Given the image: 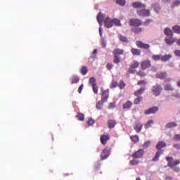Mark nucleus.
Wrapping results in <instances>:
<instances>
[{"label":"nucleus","mask_w":180,"mask_h":180,"mask_svg":"<svg viewBox=\"0 0 180 180\" xmlns=\"http://www.w3.org/2000/svg\"><path fill=\"white\" fill-rule=\"evenodd\" d=\"M146 84H147L146 80H139L137 83V85H146Z\"/></svg>","instance_id":"864d4df0"},{"label":"nucleus","mask_w":180,"mask_h":180,"mask_svg":"<svg viewBox=\"0 0 180 180\" xmlns=\"http://www.w3.org/2000/svg\"><path fill=\"white\" fill-rule=\"evenodd\" d=\"M101 169V165H96L95 166V169Z\"/></svg>","instance_id":"338daca9"},{"label":"nucleus","mask_w":180,"mask_h":180,"mask_svg":"<svg viewBox=\"0 0 180 180\" xmlns=\"http://www.w3.org/2000/svg\"><path fill=\"white\" fill-rule=\"evenodd\" d=\"M176 44L177 46H180V39H179L177 41H176Z\"/></svg>","instance_id":"774afa93"},{"label":"nucleus","mask_w":180,"mask_h":180,"mask_svg":"<svg viewBox=\"0 0 180 180\" xmlns=\"http://www.w3.org/2000/svg\"><path fill=\"white\" fill-rule=\"evenodd\" d=\"M92 89H93V92L94 94H96V95H98V91L99 88L98 87V86L96 84H95L94 86H92Z\"/></svg>","instance_id":"de8ad7c7"},{"label":"nucleus","mask_w":180,"mask_h":180,"mask_svg":"<svg viewBox=\"0 0 180 180\" xmlns=\"http://www.w3.org/2000/svg\"><path fill=\"white\" fill-rule=\"evenodd\" d=\"M154 124V121L152 120H149L145 125V129H149V127H151V125Z\"/></svg>","instance_id":"ea45409f"},{"label":"nucleus","mask_w":180,"mask_h":180,"mask_svg":"<svg viewBox=\"0 0 180 180\" xmlns=\"http://www.w3.org/2000/svg\"><path fill=\"white\" fill-rule=\"evenodd\" d=\"M166 44H169V45H171V44H174V43H175V40L174 39H166L165 40Z\"/></svg>","instance_id":"49530a36"},{"label":"nucleus","mask_w":180,"mask_h":180,"mask_svg":"<svg viewBox=\"0 0 180 180\" xmlns=\"http://www.w3.org/2000/svg\"><path fill=\"white\" fill-rule=\"evenodd\" d=\"M173 147L176 148V150H180V143L174 144Z\"/></svg>","instance_id":"bf43d9fd"},{"label":"nucleus","mask_w":180,"mask_h":180,"mask_svg":"<svg viewBox=\"0 0 180 180\" xmlns=\"http://www.w3.org/2000/svg\"><path fill=\"white\" fill-rule=\"evenodd\" d=\"M104 25L108 29L112 27V26H113V20L109 17H107L104 20Z\"/></svg>","instance_id":"4468645a"},{"label":"nucleus","mask_w":180,"mask_h":180,"mask_svg":"<svg viewBox=\"0 0 180 180\" xmlns=\"http://www.w3.org/2000/svg\"><path fill=\"white\" fill-rule=\"evenodd\" d=\"M150 146H151V142L150 141H146L143 145V148H148V147H150Z\"/></svg>","instance_id":"c03bdc74"},{"label":"nucleus","mask_w":180,"mask_h":180,"mask_svg":"<svg viewBox=\"0 0 180 180\" xmlns=\"http://www.w3.org/2000/svg\"><path fill=\"white\" fill-rule=\"evenodd\" d=\"M108 129H114L115 126L117 124V122L115 120H108L107 122Z\"/></svg>","instance_id":"2eb2a0df"},{"label":"nucleus","mask_w":180,"mask_h":180,"mask_svg":"<svg viewBox=\"0 0 180 180\" xmlns=\"http://www.w3.org/2000/svg\"><path fill=\"white\" fill-rule=\"evenodd\" d=\"M130 139L134 143H139V136L137 135L131 136Z\"/></svg>","instance_id":"79ce46f5"},{"label":"nucleus","mask_w":180,"mask_h":180,"mask_svg":"<svg viewBox=\"0 0 180 180\" xmlns=\"http://www.w3.org/2000/svg\"><path fill=\"white\" fill-rule=\"evenodd\" d=\"M95 123V121L92 119H89L87 121V124H89V126H92V124H94Z\"/></svg>","instance_id":"6e6d98bb"},{"label":"nucleus","mask_w":180,"mask_h":180,"mask_svg":"<svg viewBox=\"0 0 180 180\" xmlns=\"http://www.w3.org/2000/svg\"><path fill=\"white\" fill-rule=\"evenodd\" d=\"M119 86L120 89H123L126 86V84H124V82H123V80H121L120 82Z\"/></svg>","instance_id":"8fccbe9b"},{"label":"nucleus","mask_w":180,"mask_h":180,"mask_svg":"<svg viewBox=\"0 0 180 180\" xmlns=\"http://www.w3.org/2000/svg\"><path fill=\"white\" fill-rule=\"evenodd\" d=\"M172 160H174V158H172V157H166V160L168 162V164H167L168 167H174L180 164L179 160H176L174 162H172Z\"/></svg>","instance_id":"423d86ee"},{"label":"nucleus","mask_w":180,"mask_h":180,"mask_svg":"<svg viewBox=\"0 0 180 180\" xmlns=\"http://www.w3.org/2000/svg\"><path fill=\"white\" fill-rule=\"evenodd\" d=\"M134 129L136 133H140V131H141V129H143V124L140 122H136L134 126Z\"/></svg>","instance_id":"dca6fc26"},{"label":"nucleus","mask_w":180,"mask_h":180,"mask_svg":"<svg viewBox=\"0 0 180 180\" xmlns=\"http://www.w3.org/2000/svg\"><path fill=\"white\" fill-rule=\"evenodd\" d=\"M153 20L152 19H147L144 22L143 25L144 26H148L150 23H152Z\"/></svg>","instance_id":"3c124183"},{"label":"nucleus","mask_w":180,"mask_h":180,"mask_svg":"<svg viewBox=\"0 0 180 180\" xmlns=\"http://www.w3.org/2000/svg\"><path fill=\"white\" fill-rule=\"evenodd\" d=\"M143 155H144L143 149H139L132 154L133 158H143Z\"/></svg>","instance_id":"f8f14e48"},{"label":"nucleus","mask_w":180,"mask_h":180,"mask_svg":"<svg viewBox=\"0 0 180 180\" xmlns=\"http://www.w3.org/2000/svg\"><path fill=\"white\" fill-rule=\"evenodd\" d=\"M152 60H153V61H160V60H161V54L153 55Z\"/></svg>","instance_id":"72a5a7b5"},{"label":"nucleus","mask_w":180,"mask_h":180,"mask_svg":"<svg viewBox=\"0 0 180 180\" xmlns=\"http://www.w3.org/2000/svg\"><path fill=\"white\" fill-rule=\"evenodd\" d=\"M89 82L91 86H94L96 85V79H95V77H90Z\"/></svg>","instance_id":"e433bc0d"},{"label":"nucleus","mask_w":180,"mask_h":180,"mask_svg":"<svg viewBox=\"0 0 180 180\" xmlns=\"http://www.w3.org/2000/svg\"><path fill=\"white\" fill-rule=\"evenodd\" d=\"M103 103H105V101H103L102 100L98 101L97 103H96V108L97 109H102V107L103 106Z\"/></svg>","instance_id":"4c0bfd02"},{"label":"nucleus","mask_w":180,"mask_h":180,"mask_svg":"<svg viewBox=\"0 0 180 180\" xmlns=\"http://www.w3.org/2000/svg\"><path fill=\"white\" fill-rule=\"evenodd\" d=\"M136 47H138V49H142L143 50H150V44H145L141 41H136Z\"/></svg>","instance_id":"0eeeda50"},{"label":"nucleus","mask_w":180,"mask_h":180,"mask_svg":"<svg viewBox=\"0 0 180 180\" xmlns=\"http://www.w3.org/2000/svg\"><path fill=\"white\" fill-rule=\"evenodd\" d=\"M172 58V55L169 54V55H164L162 56L161 55V61H163L164 63L167 61H169Z\"/></svg>","instance_id":"5701e85b"},{"label":"nucleus","mask_w":180,"mask_h":180,"mask_svg":"<svg viewBox=\"0 0 180 180\" xmlns=\"http://www.w3.org/2000/svg\"><path fill=\"white\" fill-rule=\"evenodd\" d=\"M113 108H115V104H113L112 103H110L109 104V109H113Z\"/></svg>","instance_id":"0e129e2a"},{"label":"nucleus","mask_w":180,"mask_h":180,"mask_svg":"<svg viewBox=\"0 0 180 180\" xmlns=\"http://www.w3.org/2000/svg\"><path fill=\"white\" fill-rule=\"evenodd\" d=\"M118 37L120 41H123L124 43H129V39H127V37L122 34H119Z\"/></svg>","instance_id":"7c9ffc66"},{"label":"nucleus","mask_w":180,"mask_h":180,"mask_svg":"<svg viewBox=\"0 0 180 180\" xmlns=\"http://www.w3.org/2000/svg\"><path fill=\"white\" fill-rule=\"evenodd\" d=\"M115 3L120 6H124L126 5V0H116Z\"/></svg>","instance_id":"c9c22d12"},{"label":"nucleus","mask_w":180,"mask_h":180,"mask_svg":"<svg viewBox=\"0 0 180 180\" xmlns=\"http://www.w3.org/2000/svg\"><path fill=\"white\" fill-rule=\"evenodd\" d=\"M172 168L173 171H174V172H179L180 169L179 167L176 166H174L173 167H170Z\"/></svg>","instance_id":"4d7b16f0"},{"label":"nucleus","mask_w":180,"mask_h":180,"mask_svg":"<svg viewBox=\"0 0 180 180\" xmlns=\"http://www.w3.org/2000/svg\"><path fill=\"white\" fill-rule=\"evenodd\" d=\"M164 89L162 86L160 84H155L152 87V93L154 96H160L161 95V92H162V90Z\"/></svg>","instance_id":"20e7f679"},{"label":"nucleus","mask_w":180,"mask_h":180,"mask_svg":"<svg viewBox=\"0 0 180 180\" xmlns=\"http://www.w3.org/2000/svg\"><path fill=\"white\" fill-rule=\"evenodd\" d=\"M80 72L83 75H86V74H88V68H86V66H82Z\"/></svg>","instance_id":"c756f323"},{"label":"nucleus","mask_w":180,"mask_h":180,"mask_svg":"<svg viewBox=\"0 0 180 180\" xmlns=\"http://www.w3.org/2000/svg\"><path fill=\"white\" fill-rule=\"evenodd\" d=\"M82 89H84V84H81L80 86L78 89L79 94H81L82 92Z\"/></svg>","instance_id":"13d9d810"},{"label":"nucleus","mask_w":180,"mask_h":180,"mask_svg":"<svg viewBox=\"0 0 180 180\" xmlns=\"http://www.w3.org/2000/svg\"><path fill=\"white\" fill-rule=\"evenodd\" d=\"M108 98H109V89L103 90L101 92V101L108 102Z\"/></svg>","instance_id":"ddd939ff"},{"label":"nucleus","mask_w":180,"mask_h":180,"mask_svg":"<svg viewBox=\"0 0 180 180\" xmlns=\"http://www.w3.org/2000/svg\"><path fill=\"white\" fill-rule=\"evenodd\" d=\"M167 73L165 72H160L156 75V77L159 78V79H165L167 78Z\"/></svg>","instance_id":"393cba45"},{"label":"nucleus","mask_w":180,"mask_h":180,"mask_svg":"<svg viewBox=\"0 0 180 180\" xmlns=\"http://www.w3.org/2000/svg\"><path fill=\"white\" fill-rule=\"evenodd\" d=\"M172 30H173L174 33H177L178 34H180V26L174 25L172 27Z\"/></svg>","instance_id":"473e14b6"},{"label":"nucleus","mask_w":180,"mask_h":180,"mask_svg":"<svg viewBox=\"0 0 180 180\" xmlns=\"http://www.w3.org/2000/svg\"><path fill=\"white\" fill-rule=\"evenodd\" d=\"M150 67H151V60H146L141 63V69L142 71L147 70V68H150Z\"/></svg>","instance_id":"6e6552de"},{"label":"nucleus","mask_w":180,"mask_h":180,"mask_svg":"<svg viewBox=\"0 0 180 180\" xmlns=\"http://www.w3.org/2000/svg\"><path fill=\"white\" fill-rule=\"evenodd\" d=\"M139 162H140V161H139L136 159H134V160L129 161L130 165H138Z\"/></svg>","instance_id":"37998d69"},{"label":"nucleus","mask_w":180,"mask_h":180,"mask_svg":"<svg viewBox=\"0 0 180 180\" xmlns=\"http://www.w3.org/2000/svg\"><path fill=\"white\" fill-rule=\"evenodd\" d=\"M144 91H146V88L141 87L140 89L135 91L134 95L135 96H140V95H141L144 92Z\"/></svg>","instance_id":"a878e982"},{"label":"nucleus","mask_w":180,"mask_h":180,"mask_svg":"<svg viewBox=\"0 0 180 180\" xmlns=\"http://www.w3.org/2000/svg\"><path fill=\"white\" fill-rule=\"evenodd\" d=\"M165 180H172V177L169 176H167L165 178Z\"/></svg>","instance_id":"69168bd1"},{"label":"nucleus","mask_w":180,"mask_h":180,"mask_svg":"<svg viewBox=\"0 0 180 180\" xmlns=\"http://www.w3.org/2000/svg\"><path fill=\"white\" fill-rule=\"evenodd\" d=\"M171 81H172V79H171V78H165V82H171Z\"/></svg>","instance_id":"680f3d73"},{"label":"nucleus","mask_w":180,"mask_h":180,"mask_svg":"<svg viewBox=\"0 0 180 180\" xmlns=\"http://www.w3.org/2000/svg\"><path fill=\"white\" fill-rule=\"evenodd\" d=\"M77 117L80 122H84V120H85V115L81 112L77 113Z\"/></svg>","instance_id":"2f4dec72"},{"label":"nucleus","mask_w":180,"mask_h":180,"mask_svg":"<svg viewBox=\"0 0 180 180\" xmlns=\"http://www.w3.org/2000/svg\"><path fill=\"white\" fill-rule=\"evenodd\" d=\"M106 68H108V70H109L110 71L112 70V68H113V64L107 63Z\"/></svg>","instance_id":"603ef678"},{"label":"nucleus","mask_w":180,"mask_h":180,"mask_svg":"<svg viewBox=\"0 0 180 180\" xmlns=\"http://www.w3.org/2000/svg\"><path fill=\"white\" fill-rule=\"evenodd\" d=\"M103 19H105V14H102V13H99L97 15V20H98V22L99 23V25H101V26H102Z\"/></svg>","instance_id":"f3484780"},{"label":"nucleus","mask_w":180,"mask_h":180,"mask_svg":"<svg viewBox=\"0 0 180 180\" xmlns=\"http://www.w3.org/2000/svg\"><path fill=\"white\" fill-rule=\"evenodd\" d=\"M131 106H133V103L130 101H127L123 104V109H125V110H129Z\"/></svg>","instance_id":"a211bd4d"},{"label":"nucleus","mask_w":180,"mask_h":180,"mask_svg":"<svg viewBox=\"0 0 180 180\" xmlns=\"http://www.w3.org/2000/svg\"><path fill=\"white\" fill-rule=\"evenodd\" d=\"M124 51L120 49H115L112 51V54L114 56L113 63L114 64H119L122 61V58L120 56H123Z\"/></svg>","instance_id":"f03ea898"},{"label":"nucleus","mask_w":180,"mask_h":180,"mask_svg":"<svg viewBox=\"0 0 180 180\" xmlns=\"http://www.w3.org/2000/svg\"><path fill=\"white\" fill-rule=\"evenodd\" d=\"M70 82L71 84H77V82H79V77L78 76H72L70 78Z\"/></svg>","instance_id":"bb28decb"},{"label":"nucleus","mask_w":180,"mask_h":180,"mask_svg":"<svg viewBox=\"0 0 180 180\" xmlns=\"http://www.w3.org/2000/svg\"><path fill=\"white\" fill-rule=\"evenodd\" d=\"M173 139L176 141H180V134H175Z\"/></svg>","instance_id":"5fc2aeb1"},{"label":"nucleus","mask_w":180,"mask_h":180,"mask_svg":"<svg viewBox=\"0 0 180 180\" xmlns=\"http://www.w3.org/2000/svg\"><path fill=\"white\" fill-rule=\"evenodd\" d=\"M177 124L176 122H169L166 124L165 127L166 129H172L174 127H176Z\"/></svg>","instance_id":"cd10ccee"},{"label":"nucleus","mask_w":180,"mask_h":180,"mask_svg":"<svg viewBox=\"0 0 180 180\" xmlns=\"http://www.w3.org/2000/svg\"><path fill=\"white\" fill-rule=\"evenodd\" d=\"M131 32L135 33V34H140L143 32V28L140 27H135L131 29Z\"/></svg>","instance_id":"aec40b11"},{"label":"nucleus","mask_w":180,"mask_h":180,"mask_svg":"<svg viewBox=\"0 0 180 180\" xmlns=\"http://www.w3.org/2000/svg\"><path fill=\"white\" fill-rule=\"evenodd\" d=\"M131 53L133 56H141V50L136 48H132L131 49Z\"/></svg>","instance_id":"412c9836"},{"label":"nucleus","mask_w":180,"mask_h":180,"mask_svg":"<svg viewBox=\"0 0 180 180\" xmlns=\"http://www.w3.org/2000/svg\"><path fill=\"white\" fill-rule=\"evenodd\" d=\"M164 33L167 37H172L173 36L172 30H171L169 27H166L164 30Z\"/></svg>","instance_id":"4be33fe9"},{"label":"nucleus","mask_w":180,"mask_h":180,"mask_svg":"<svg viewBox=\"0 0 180 180\" xmlns=\"http://www.w3.org/2000/svg\"><path fill=\"white\" fill-rule=\"evenodd\" d=\"M135 74H136V75H139V77H141V78H143L146 77V75H147V74H146V72H144L143 70H139V72L136 71Z\"/></svg>","instance_id":"f704fd0d"},{"label":"nucleus","mask_w":180,"mask_h":180,"mask_svg":"<svg viewBox=\"0 0 180 180\" xmlns=\"http://www.w3.org/2000/svg\"><path fill=\"white\" fill-rule=\"evenodd\" d=\"M140 67V63L137 60H133L130 65L129 68L128 69L129 74H135L137 72L136 68H139Z\"/></svg>","instance_id":"7ed1b4c3"},{"label":"nucleus","mask_w":180,"mask_h":180,"mask_svg":"<svg viewBox=\"0 0 180 180\" xmlns=\"http://www.w3.org/2000/svg\"><path fill=\"white\" fill-rule=\"evenodd\" d=\"M132 6L135 9H137L136 13L139 16H141L142 18H148V16H151V13L149 9H146V4L140 2L136 1L132 3Z\"/></svg>","instance_id":"f257e3e1"},{"label":"nucleus","mask_w":180,"mask_h":180,"mask_svg":"<svg viewBox=\"0 0 180 180\" xmlns=\"http://www.w3.org/2000/svg\"><path fill=\"white\" fill-rule=\"evenodd\" d=\"M158 110H160V108L157 106H153L152 108H150L149 109L145 110L144 114L145 115H154L155 113H157V112H158Z\"/></svg>","instance_id":"9d476101"},{"label":"nucleus","mask_w":180,"mask_h":180,"mask_svg":"<svg viewBox=\"0 0 180 180\" xmlns=\"http://www.w3.org/2000/svg\"><path fill=\"white\" fill-rule=\"evenodd\" d=\"M109 154H110V149L109 148H104L101 154V160H106L109 157Z\"/></svg>","instance_id":"1a4fd4ad"},{"label":"nucleus","mask_w":180,"mask_h":180,"mask_svg":"<svg viewBox=\"0 0 180 180\" xmlns=\"http://www.w3.org/2000/svg\"><path fill=\"white\" fill-rule=\"evenodd\" d=\"M143 99V97H138L134 99V105H140V103L141 102V100Z\"/></svg>","instance_id":"a19ab883"},{"label":"nucleus","mask_w":180,"mask_h":180,"mask_svg":"<svg viewBox=\"0 0 180 180\" xmlns=\"http://www.w3.org/2000/svg\"><path fill=\"white\" fill-rule=\"evenodd\" d=\"M115 25V26H122V24L120 23V20L114 18L112 19V25Z\"/></svg>","instance_id":"58836bf2"},{"label":"nucleus","mask_w":180,"mask_h":180,"mask_svg":"<svg viewBox=\"0 0 180 180\" xmlns=\"http://www.w3.org/2000/svg\"><path fill=\"white\" fill-rule=\"evenodd\" d=\"M101 46H102V47L104 49V47H106V43L105 42V41L104 40H103L102 41H101Z\"/></svg>","instance_id":"e2e57ef3"},{"label":"nucleus","mask_w":180,"mask_h":180,"mask_svg":"<svg viewBox=\"0 0 180 180\" xmlns=\"http://www.w3.org/2000/svg\"><path fill=\"white\" fill-rule=\"evenodd\" d=\"M165 91H174V88L171 85V84H167L164 86Z\"/></svg>","instance_id":"c85d7f7f"},{"label":"nucleus","mask_w":180,"mask_h":180,"mask_svg":"<svg viewBox=\"0 0 180 180\" xmlns=\"http://www.w3.org/2000/svg\"><path fill=\"white\" fill-rule=\"evenodd\" d=\"M167 146V143L162 141H160L158 144L156 145L157 150H161Z\"/></svg>","instance_id":"b1692460"},{"label":"nucleus","mask_w":180,"mask_h":180,"mask_svg":"<svg viewBox=\"0 0 180 180\" xmlns=\"http://www.w3.org/2000/svg\"><path fill=\"white\" fill-rule=\"evenodd\" d=\"M96 54H98V50L94 49L92 53V56H90V58H92V60H94L96 58Z\"/></svg>","instance_id":"a18cd8bd"},{"label":"nucleus","mask_w":180,"mask_h":180,"mask_svg":"<svg viewBox=\"0 0 180 180\" xmlns=\"http://www.w3.org/2000/svg\"><path fill=\"white\" fill-rule=\"evenodd\" d=\"M175 56H177L178 57H180V50H176L174 51Z\"/></svg>","instance_id":"052dcab7"},{"label":"nucleus","mask_w":180,"mask_h":180,"mask_svg":"<svg viewBox=\"0 0 180 180\" xmlns=\"http://www.w3.org/2000/svg\"><path fill=\"white\" fill-rule=\"evenodd\" d=\"M119 84L117 83V82L112 80L110 85V88L111 89L116 88V86H117Z\"/></svg>","instance_id":"09e8293b"},{"label":"nucleus","mask_w":180,"mask_h":180,"mask_svg":"<svg viewBox=\"0 0 180 180\" xmlns=\"http://www.w3.org/2000/svg\"><path fill=\"white\" fill-rule=\"evenodd\" d=\"M108 140H110V135L109 134H103L100 138L101 143L103 146H106Z\"/></svg>","instance_id":"9b49d317"},{"label":"nucleus","mask_w":180,"mask_h":180,"mask_svg":"<svg viewBox=\"0 0 180 180\" xmlns=\"http://www.w3.org/2000/svg\"><path fill=\"white\" fill-rule=\"evenodd\" d=\"M129 25L132 27H139L143 25V21L139 18H132L129 20Z\"/></svg>","instance_id":"39448f33"},{"label":"nucleus","mask_w":180,"mask_h":180,"mask_svg":"<svg viewBox=\"0 0 180 180\" xmlns=\"http://www.w3.org/2000/svg\"><path fill=\"white\" fill-rule=\"evenodd\" d=\"M161 154H163L162 150H158L156 152L155 155L153 158H152L153 162H157L160 160V157H161Z\"/></svg>","instance_id":"6ab92c4d"}]
</instances>
